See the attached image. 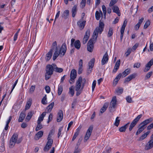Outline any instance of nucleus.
I'll list each match as a JSON object with an SVG mask.
<instances>
[{"label": "nucleus", "mask_w": 153, "mask_h": 153, "mask_svg": "<svg viewBox=\"0 0 153 153\" xmlns=\"http://www.w3.org/2000/svg\"><path fill=\"white\" fill-rule=\"evenodd\" d=\"M86 82L85 78L82 79V77L80 76L78 79L75 85V90L77 91L76 96H78L82 93Z\"/></svg>", "instance_id": "obj_1"}, {"label": "nucleus", "mask_w": 153, "mask_h": 153, "mask_svg": "<svg viewBox=\"0 0 153 153\" xmlns=\"http://www.w3.org/2000/svg\"><path fill=\"white\" fill-rule=\"evenodd\" d=\"M104 26V23L101 22L100 21L99 27H96L94 32L93 35V37H94L93 39L95 41L97 39L98 33L101 34L103 31Z\"/></svg>", "instance_id": "obj_2"}, {"label": "nucleus", "mask_w": 153, "mask_h": 153, "mask_svg": "<svg viewBox=\"0 0 153 153\" xmlns=\"http://www.w3.org/2000/svg\"><path fill=\"white\" fill-rule=\"evenodd\" d=\"M18 137V135L17 133H15L12 135L10 140L9 143L10 147H13L16 143L19 144L22 141L21 139L19 138L17 140Z\"/></svg>", "instance_id": "obj_3"}, {"label": "nucleus", "mask_w": 153, "mask_h": 153, "mask_svg": "<svg viewBox=\"0 0 153 153\" xmlns=\"http://www.w3.org/2000/svg\"><path fill=\"white\" fill-rule=\"evenodd\" d=\"M46 73L45 76V79L46 80L49 79L53 72V69L51 65L48 64L46 66Z\"/></svg>", "instance_id": "obj_4"}, {"label": "nucleus", "mask_w": 153, "mask_h": 153, "mask_svg": "<svg viewBox=\"0 0 153 153\" xmlns=\"http://www.w3.org/2000/svg\"><path fill=\"white\" fill-rule=\"evenodd\" d=\"M142 115L140 114L138 115L136 118H135L132 122L131 123L130 126L129 130V131H131L132 130L133 128L137 124L138 122L142 117Z\"/></svg>", "instance_id": "obj_5"}, {"label": "nucleus", "mask_w": 153, "mask_h": 153, "mask_svg": "<svg viewBox=\"0 0 153 153\" xmlns=\"http://www.w3.org/2000/svg\"><path fill=\"white\" fill-rule=\"evenodd\" d=\"M93 129V127L92 126H90L88 129L84 138V141L85 142H86L90 138Z\"/></svg>", "instance_id": "obj_6"}, {"label": "nucleus", "mask_w": 153, "mask_h": 153, "mask_svg": "<svg viewBox=\"0 0 153 153\" xmlns=\"http://www.w3.org/2000/svg\"><path fill=\"white\" fill-rule=\"evenodd\" d=\"M48 141L47 144L44 149V151L45 152L48 151L51 148L53 144V141L52 139H47Z\"/></svg>", "instance_id": "obj_7"}, {"label": "nucleus", "mask_w": 153, "mask_h": 153, "mask_svg": "<svg viewBox=\"0 0 153 153\" xmlns=\"http://www.w3.org/2000/svg\"><path fill=\"white\" fill-rule=\"evenodd\" d=\"M95 62V59L94 58L92 59L89 63V67L87 68V73L88 74H90L92 70Z\"/></svg>", "instance_id": "obj_8"}, {"label": "nucleus", "mask_w": 153, "mask_h": 153, "mask_svg": "<svg viewBox=\"0 0 153 153\" xmlns=\"http://www.w3.org/2000/svg\"><path fill=\"white\" fill-rule=\"evenodd\" d=\"M67 50V46L66 44L65 43H63L62 45L60 50L59 51V52H61V55H62V56H64Z\"/></svg>", "instance_id": "obj_9"}, {"label": "nucleus", "mask_w": 153, "mask_h": 153, "mask_svg": "<svg viewBox=\"0 0 153 153\" xmlns=\"http://www.w3.org/2000/svg\"><path fill=\"white\" fill-rule=\"evenodd\" d=\"M86 21H82V19H80L77 22V25L81 30L83 29L85 25Z\"/></svg>", "instance_id": "obj_10"}, {"label": "nucleus", "mask_w": 153, "mask_h": 153, "mask_svg": "<svg viewBox=\"0 0 153 153\" xmlns=\"http://www.w3.org/2000/svg\"><path fill=\"white\" fill-rule=\"evenodd\" d=\"M63 114L62 110H60L59 111L57 117V122H61L63 118Z\"/></svg>", "instance_id": "obj_11"}, {"label": "nucleus", "mask_w": 153, "mask_h": 153, "mask_svg": "<svg viewBox=\"0 0 153 153\" xmlns=\"http://www.w3.org/2000/svg\"><path fill=\"white\" fill-rule=\"evenodd\" d=\"M108 60V57L107 52H106L103 56L101 61V64L102 65H104L107 63Z\"/></svg>", "instance_id": "obj_12"}, {"label": "nucleus", "mask_w": 153, "mask_h": 153, "mask_svg": "<svg viewBox=\"0 0 153 153\" xmlns=\"http://www.w3.org/2000/svg\"><path fill=\"white\" fill-rule=\"evenodd\" d=\"M153 147V139H151L145 146V149L148 150Z\"/></svg>", "instance_id": "obj_13"}, {"label": "nucleus", "mask_w": 153, "mask_h": 153, "mask_svg": "<svg viewBox=\"0 0 153 153\" xmlns=\"http://www.w3.org/2000/svg\"><path fill=\"white\" fill-rule=\"evenodd\" d=\"M117 103V99L116 96H114L113 97L112 100L110 104V107L111 108H114L115 107V106L116 104Z\"/></svg>", "instance_id": "obj_14"}, {"label": "nucleus", "mask_w": 153, "mask_h": 153, "mask_svg": "<svg viewBox=\"0 0 153 153\" xmlns=\"http://www.w3.org/2000/svg\"><path fill=\"white\" fill-rule=\"evenodd\" d=\"M43 134V131H39L35 135L34 139L37 140H38L40 138H41Z\"/></svg>", "instance_id": "obj_15"}, {"label": "nucleus", "mask_w": 153, "mask_h": 153, "mask_svg": "<svg viewBox=\"0 0 153 153\" xmlns=\"http://www.w3.org/2000/svg\"><path fill=\"white\" fill-rule=\"evenodd\" d=\"M120 59L117 60L115 64V66L114 67V68L113 70V73H115L116 72H117V71L119 68V66L120 65Z\"/></svg>", "instance_id": "obj_16"}, {"label": "nucleus", "mask_w": 153, "mask_h": 153, "mask_svg": "<svg viewBox=\"0 0 153 153\" xmlns=\"http://www.w3.org/2000/svg\"><path fill=\"white\" fill-rule=\"evenodd\" d=\"M53 53V49H51L50 51L46 54L45 59L47 61H48L51 58Z\"/></svg>", "instance_id": "obj_17"}, {"label": "nucleus", "mask_w": 153, "mask_h": 153, "mask_svg": "<svg viewBox=\"0 0 153 153\" xmlns=\"http://www.w3.org/2000/svg\"><path fill=\"white\" fill-rule=\"evenodd\" d=\"M136 76V74H131L127 77L125 79L124 82H128L130 81L132 79L134 78Z\"/></svg>", "instance_id": "obj_18"}, {"label": "nucleus", "mask_w": 153, "mask_h": 153, "mask_svg": "<svg viewBox=\"0 0 153 153\" xmlns=\"http://www.w3.org/2000/svg\"><path fill=\"white\" fill-rule=\"evenodd\" d=\"M112 9L114 13H117L118 16H120V13L119 8L117 6H114L112 7Z\"/></svg>", "instance_id": "obj_19"}, {"label": "nucleus", "mask_w": 153, "mask_h": 153, "mask_svg": "<svg viewBox=\"0 0 153 153\" xmlns=\"http://www.w3.org/2000/svg\"><path fill=\"white\" fill-rule=\"evenodd\" d=\"M129 124V123H128L124 126L120 127L119 128V131L120 132H125L126 131V129L128 127V125Z\"/></svg>", "instance_id": "obj_20"}, {"label": "nucleus", "mask_w": 153, "mask_h": 153, "mask_svg": "<svg viewBox=\"0 0 153 153\" xmlns=\"http://www.w3.org/2000/svg\"><path fill=\"white\" fill-rule=\"evenodd\" d=\"M77 6L76 5H74L72 8L71 12H72V16L73 17H74L77 12Z\"/></svg>", "instance_id": "obj_21"}, {"label": "nucleus", "mask_w": 153, "mask_h": 153, "mask_svg": "<svg viewBox=\"0 0 153 153\" xmlns=\"http://www.w3.org/2000/svg\"><path fill=\"white\" fill-rule=\"evenodd\" d=\"M95 16L96 19L97 20H99L100 16H103V14L102 11L100 10V13H99L98 11H97L95 13Z\"/></svg>", "instance_id": "obj_22"}, {"label": "nucleus", "mask_w": 153, "mask_h": 153, "mask_svg": "<svg viewBox=\"0 0 153 153\" xmlns=\"http://www.w3.org/2000/svg\"><path fill=\"white\" fill-rule=\"evenodd\" d=\"M61 52H59L58 50H56L53 56V60H55L59 55L61 56Z\"/></svg>", "instance_id": "obj_23"}, {"label": "nucleus", "mask_w": 153, "mask_h": 153, "mask_svg": "<svg viewBox=\"0 0 153 153\" xmlns=\"http://www.w3.org/2000/svg\"><path fill=\"white\" fill-rule=\"evenodd\" d=\"M69 11L68 10H65L61 15V16L65 19H67L69 16Z\"/></svg>", "instance_id": "obj_24"}, {"label": "nucleus", "mask_w": 153, "mask_h": 153, "mask_svg": "<svg viewBox=\"0 0 153 153\" xmlns=\"http://www.w3.org/2000/svg\"><path fill=\"white\" fill-rule=\"evenodd\" d=\"M34 114V112L32 111H31L28 113L27 115L26 118L25 120L27 121H28L32 117L33 115Z\"/></svg>", "instance_id": "obj_25"}, {"label": "nucleus", "mask_w": 153, "mask_h": 153, "mask_svg": "<svg viewBox=\"0 0 153 153\" xmlns=\"http://www.w3.org/2000/svg\"><path fill=\"white\" fill-rule=\"evenodd\" d=\"M74 46L77 49H79L81 46L80 41L78 40L75 41L74 44Z\"/></svg>", "instance_id": "obj_26"}, {"label": "nucleus", "mask_w": 153, "mask_h": 153, "mask_svg": "<svg viewBox=\"0 0 153 153\" xmlns=\"http://www.w3.org/2000/svg\"><path fill=\"white\" fill-rule=\"evenodd\" d=\"M26 115L25 113L22 112H21L20 114L18 121L19 122H22L24 119Z\"/></svg>", "instance_id": "obj_27"}, {"label": "nucleus", "mask_w": 153, "mask_h": 153, "mask_svg": "<svg viewBox=\"0 0 153 153\" xmlns=\"http://www.w3.org/2000/svg\"><path fill=\"white\" fill-rule=\"evenodd\" d=\"M131 70L129 68L126 69L122 73L123 77H124L130 73Z\"/></svg>", "instance_id": "obj_28"}, {"label": "nucleus", "mask_w": 153, "mask_h": 153, "mask_svg": "<svg viewBox=\"0 0 153 153\" xmlns=\"http://www.w3.org/2000/svg\"><path fill=\"white\" fill-rule=\"evenodd\" d=\"M31 104L32 99H30L27 103V104L25 105V110L28 109L31 106Z\"/></svg>", "instance_id": "obj_29"}, {"label": "nucleus", "mask_w": 153, "mask_h": 153, "mask_svg": "<svg viewBox=\"0 0 153 153\" xmlns=\"http://www.w3.org/2000/svg\"><path fill=\"white\" fill-rule=\"evenodd\" d=\"M153 121V118L151 117L144 120L142 122V124H145L146 125Z\"/></svg>", "instance_id": "obj_30"}, {"label": "nucleus", "mask_w": 153, "mask_h": 153, "mask_svg": "<svg viewBox=\"0 0 153 153\" xmlns=\"http://www.w3.org/2000/svg\"><path fill=\"white\" fill-rule=\"evenodd\" d=\"M77 76L76 71V70L73 69L71 71L70 77L76 78Z\"/></svg>", "instance_id": "obj_31"}, {"label": "nucleus", "mask_w": 153, "mask_h": 153, "mask_svg": "<svg viewBox=\"0 0 153 153\" xmlns=\"http://www.w3.org/2000/svg\"><path fill=\"white\" fill-rule=\"evenodd\" d=\"M108 105V104L107 103H104L103 106L100 110V112L102 114L105 111Z\"/></svg>", "instance_id": "obj_32"}, {"label": "nucleus", "mask_w": 153, "mask_h": 153, "mask_svg": "<svg viewBox=\"0 0 153 153\" xmlns=\"http://www.w3.org/2000/svg\"><path fill=\"white\" fill-rule=\"evenodd\" d=\"M150 132V131H148L146 133L142 134L139 138V140H142L146 138L147 136L149 134Z\"/></svg>", "instance_id": "obj_33"}, {"label": "nucleus", "mask_w": 153, "mask_h": 153, "mask_svg": "<svg viewBox=\"0 0 153 153\" xmlns=\"http://www.w3.org/2000/svg\"><path fill=\"white\" fill-rule=\"evenodd\" d=\"M54 103L52 102L49 104L47 107L48 112H49L51 111L54 106Z\"/></svg>", "instance_id": "obj_34"}, {"label": "nucleus", "mask_w": 153, "mask_h": 153, "mask_svg": "<svg viewBox=\"0 0 153 153\" xmlns=\"http://www.w3.org/2000/svg\"><path fill=\"white\" fill-rule=\"evenodd\" d=\"M74 87L72 86L69 88V91L68 92L69 94L71 95V96L72 97L74 96Z\"/></svg>", "instance_id": "obj_35"}, {"label": "nucleus", "mask_w": 153, "mask_h": 153, "mask_svg": "<svg viewBox=\"0 0 153 153\" xmlns=\"http://www.w3.org/2000/svg\"><path fill=\"white\" fill-rule=\"evenodd\" d=\"M37 124L36 127V131H37L43 128V126L41 123L37 122Z\"/></svg>", "instance_id": "obj_36"}, {"label": "nucleus", "mask_w": 153, "mask_h": 153, "mask_svg": "<svg viewBox=\"0 0 153 153\" xmlns=\"http://www.w3.org/2000/svg\"><path fill=\"white\" fill-rule=\"evenodd\" d=\"M113 29L112 28H110L107 34L108 37H110L111 36L113 35Z\"/></svg>", "instance_id": "obj_37"}, {"label": "nucleus", "mask_w": 153, "mask_h": 153, "mask_svg": "<svg viewBox=\"0 0 153 153\" xmlns=\"http://www.w3.org/2000/svg\"><path fill=\"white\" fill-rule=\"evenodd\" d=\"M63 91V87L62 86H59L58 88V95H60L62 94Z\"/></svg>", "instance_id": "obj_38"}, {"label": "nucleus", "mask_w": 153, "mask_h": 153, "mask_svg": "<svg viewBox=\"0 0 153 153\" xmlns=\"http://www.w3.org/2000/svg\"><path fill=\"white\" fill-rule=\"evenodd\" d=\"M115 91L117 93L118 95H120L123 93V89L122 88H118L115 90Z\"/></svg>", "instance_id": "obj_39"}, {"label": "nucleus", "mask_w": 153, "mask_h": 153, "mask_svg": "<svg viewBox=\"0 0 153 153\" xmlns=\"http://www.w3.org/2000/svg\"><path fill=\"white\" fill-rule=\"evenodd\" d=\"M119 118L120 117H116L114 124V125L117 127L118 126L120 121V120L119 119Z\"/></svg>", "instance_id": "obj_40"}, {"label": "nucleus", "mask_w": 153, "mask_h": 153, "mask_svg": "<svg viewBox=\"0 0 153 153\" xmlns=\"http://www.w3.org/2000/svg\"><path fill=\"white\" fill-rule=\"evenodd\" d=\"M90 30H88L85 32L84 37L88 39L90 35Z\"/></svg>", "instance_id": "obj_41"}, {"label": "nucleus", "mask_w": 153, "mask_h": 153, "mask_svg": "<svg viewBox=\"0 0 153 153\" xmlns=\"http://www.w3.org/2000/svg\"><path fill=\"white\" fill-rule=\"evenodd\" d=\"M86 0H82L80 3V7L82 8H83L85 5Z\"/></svg>", "instance_id": "obj_42"}, {"label": "nucleus", "mask_w": 153, "mask_h": 153, "mask_svg": "<svg viewBox=\"0 0 153 153\" xmlns=\"http://www.w3.org/2000/svg\"><path fill=\"white\" fill-rule=\"evenodd\" d=\"M46 100V95H45V96L43 97L41 101L42 103L44 105L46 104H47V103L46 102H45V101H46V102H47Z\"/></svg>", "instance_id": "obj_43"}, {"label": "nucleus", "mask_w": 153, "mask_h": 153, "mask_svg": "<svg viewBox=\"0 0 153 153\" xmlns=\"http://www.w3.org/2000/svg\"><path fill=\"white\" fill-rule=\"evenodd\" d=\"M127 23V21L126 20H125L124 21L123 24L121 27V30H123L124 31L125 30V28L126 26V25Z\"/></svg>", "instance_id": "obj_44"}, {"label": "nucleus", "mask_w": 153, "mask_h": 153, "mask_svg": "<svg viewBox=\"0 0 153 153\" xmlns=\"http://www.w3.org/2000/svg\"><path fill=\"white\" fill-rule=\"evenodd\" d=\"M82 137H80L79 138V139L78 140V142H77V143L76 144V145L75 146L76 147V148H78L79 147V146L81 144V143L82 140Z\"/></svg>", "instance_id": "obj_45"}, {"label": "nucleus", "mask_w": 153, "mask_h": 153, "mask_svg": "<svg viewBox=\"0 0 153 153\" xmlns=\"http://www.w3.org/2000/svg\"><path fill=\"white\" fill-rule=\"evenodd\" d=\"M93 49V45H88L87 49L88 51L91 52L92 51Z\"/></svg>", "instance_id": "obj_46"}, {"label": "nucleus", "mask_w": 153, "mask_h": 153, "mask_svg": "<svg viewBox=\"0 0 153 153\" xmlns=\"http://www.w3.org/2000/svg\"><path fill=\"white\" fill-rule=\"evenodd\" d=\"M150 25V21L149 20H148L145 23L143 28L144 29H146Z\"/></svg>", "instance_id": "obj_47"}, {"label": "nucleus", "mask_w": 153, "mask_h": 153, "mask_svg": "<svg viewBox=\"0 0 153 153\" xmlns=\"http://www.w3.org/2000/svg\"><path fill=\"white\" fill-rule=\"evenodd\" d=\"M126 100L127 102L129 103H131L133 102L131 97L129 96L126 97Z\"/></svg>", "instance_id": "obj_48"}, {"label": "nucleus", "mask_w": 153, "mask_h": 153, "mask_svg": "<svg viewBox=\"0 0 153 153\" xmlns=\"http://www.w3.org/2000/svg\"><path fill=\"white\" fill-rule=\"evenodd\" d=\"M102 10L104 13V17H106V10L105 6L104 5H103L102 7Z\"/></svg>", "instance_id": "obj_49"}, {"label": "nucleus", "mask_w": 153, "mask_h": 153, "mask_svg": "<svg viewBox=\"0 0 153 153\" xmlns=\"http://www.w3.org/2000/svg\"><path fill=\"white\" fill-rule=\"evenodd\" d=\"M153 65V59H152L146 65L151 68Z\"/></svg>", "instance_id": "obj_50"}, {"label": "nucleus", "mask_w": 153, "mask_h": 153, "mask_svg": "<svg viewBox=\"0 0 153 153\" xmlns=\"http://www.w3.org/2000/svg\"><path fill=\"white\" fill-rule=\"evenodd\" d=\"M152 71H150L147 73L145 76V79H146L149 78L152 75Z\"/></svg>", "instance_id": "obj_51"}, {"label": "nucleus", "mask_w": 153, "mask_h": 153, "mask_svg": "<svg viewBox=\"0 0 153 153\" xmlns=\"http://www.w3.org/2000/svg\"><path fill=\"white\" fill-rule=\"evenodd\" d=\"M54 47L56 48V50H58L57 48V43L56 41L54 42L52 44V48L51 49H52L53 50Z\"/></svg>", "instance_id": "obj_52"}, {"label": "nucleus", "mask_w": 153, "mask_h": 153, "mask_svg": "<svg viewBox=\"0 0 153 153\" xmlns=\"http://www.w3.org/2000/svg\"><path fill=\"white\" fill-rule=\"evenodd\" d=\"M35 88V85H32L30 88L29 90V92L32 93L34 91Z\"/></svg>", "instance_id": "obj_53"}, {"label": "nucleus", "mask_w": 153, "mask_h": 153, "mask_svg": "<svg viewBox=\"0 0 153 153\" xmlns=\"http://www.w3.org/2000/svg\"><path fill=\"white\" fill-rule=\"evenodd\" d=\"M45 89L46 91V92L47 93H50V91H51V89L50 87L49 86L46 85L45 87Z\"/></svg>", "instance_id": "obj_54"}, {"label": "nucleus", "mask_w": 153, "mask_h": 153, "mask_svg": "<svg viewBox=\"0 0 153 153\" xmlns=\"http://www.w3.org/2000/svg\"><path fill=\"white\" fill-rule=\"evenodd\" d=\"M54 70V71L57 72L61 73L63 71V69L62 68H59L57 67Z\"/></svg>", "instance_id": "obj_55"}, {"label": "nucleus", "mask_w": 153, "mask_h": 153, "mask_svg": "<svg viewBox=\"0 0 153 153\" xmlns=\"http://www.w3.org/2000/svg\"><path fill=\"white\" fill-rule=\"evenodd\" d=\"M144 130V128H139L136 133V135H138L141 133Z\"/></svg>", "instance_id": "obj_56"}, {"label": "nucleus", "mask_w": 153, "mask_h": 153, "mask_svg": "<svg viewBox=\"0 0 153 153\" xmlns=\"http://www.w3.org/2000/svg\"><path fill=\"white\" fill-rule=\"evenodd\" d=\"M96 84V81L95 80H94L93 82L92 85V91H93L94 90L95 88V87Z\"/></svg>", "instance_id": "obj_57"}, {"label": "nucleus", "mask_w": 153, "mask_h": 153, "mask_svg": "<svg viewBox=\"0 0 153 153\" xmlns=\"http://www.w3.org/2000/svg\"><path fill=\"white\" fill-rule=\"evenodd\" d=\"M116 3V0H111V1L109 6L110 7L114 5Z\"/></svg>", "instance_id": "obj_58"}, {"label": "nucleus", "mask_w": 153, "mask_h": 153, "mask_svg": "<svg viewBox=\"0 0 153 153\" xmlns=\"http://www.w3.org/2000/svg\"><path fill=\"white\" fill-rule=\"evenodd\" d=\"M141 65L140 63V62H137L135 63L133 66L134 68H139L140 67Z\"/></svg>", "instance_id": "obj_59"}, {"label": "nucleus", "mask_w": 153, "mask_h": 153, "mask_svg": "<svg viewBox=\"0 0 153 153\" xmlns=\"http://www.w3.org/2000/svg\"><path fill=\"white\" fill-rule=\"evenodd\" d=\"M1 147L2 148V150H4L5 149V148L4 147V139H2V142L1 143Z\"/></svg>", "instance_id": "obj_60"}, {"label": "nucleus", "mask_w": 153, "mask_h": 153, "mask_svg": "<svg viewBox=\"0 0 153 153\" xmlns=\"http://www.w3.org/2000/svg\"><path fill=\"white\" fill-rule=\"evenodd\" d=\"M123 75L122 74H119L115 78V80L117 79L118 80H119L121 77H123Z\"/></svg>", "instance_id": "obj_61"}, {"label": "nucleus", "mask_w": 153, "mask_h": 153, "mask_svg": "<svg viewBox=\"0 0 153 153\" xmlns=\"http://www.w3.org/2000/svg\"><path fill=\"white\" fill-rule=\"evenodd\" d=\"M63 127H60L59 128V131L58 133V138H59V136L61 135V131L62 130Z\"/></svg>", "instance_id": "obj_62"}, {"label": "nucleus", "mask_w": 153, "mask_h": 153, "mask_svg": "<svg viewBox=\"0 0 153 153\" xmlns=\"http://www.w3.org/2000/svg\"><path fill=\"white\" fill-rule=\"evenodd\" d=\"M131 48L128 49L126 51L125 54H126V57H127L131 53Z\"/></svg>", "instance_id": "obj_63"}, {"label": "nucleus", "mask_w": 153, "mask_h": 153, "mask_svg": "<svg viewBox=\"0 0 153 153\" xmlns=\"http://www.w3.org/2000/svg\"><path fill=\"white\" fill-rule=\"evenodd\" d=\"M149 49L151 51H153V43L151 42V41L150 43Z\"/></svg>", "instance_id": "obj_64"}]
</instances>
